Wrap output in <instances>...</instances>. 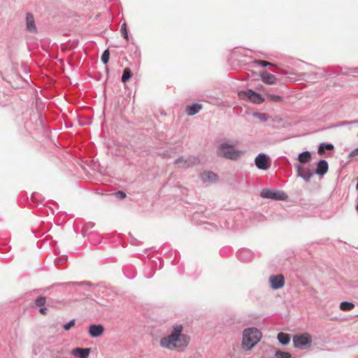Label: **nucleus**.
<instances>
[{
	"instance_id": "ddd939ff",
	"label": "nucleus",
	"mask_w": 358,
	"mask_h": 358,
	"mask_svg": "<svg viewBox=\"0 0 358 358\" xmlns=\"http://www.w3.org/2000/svg\"><path fill=\"white\" fill-rule=\"evenodd\" d=\"M260 76L262 81L268 85H274L277 80V78L275 76L268 73L267 72H261Z\"/></svg>"
},
{
	"instance_id": "a211bd4d",
	"label": "nucleus",
	"mask_w": 358,
	"mask_h": 358,
	"mask_svg": "<svg viewBox=\"0 0 358 358\" xmlns=\"http://www.w3.org/2000/svg\"><path fill=\"white\" fill-rule=\"evenodd\" d=\"M298 159L301 163H307L310 161L311 155L308 151L303 152L299 155Z\"/></svg>"
},
{
	"instance_id": "dca6fc26",
	"label": "nucleus",
	"mask_w": 358,
	"mask_h": 358,
	"mask_svg": "<svg viewBox=\"0 0 358 358\" xmlns=\"http://www.w3.org/2000/svg\"><path fill=\"white\" fill-rule=\"evenodd\" d=\"M201 109V105L196 103L192 106H188L186 108V113L189 115H194Z\"/></svg>"
},
{
	"instance_id": "aec40b11",
	"label": "nucleus",
	"mask_w": 358,
	"mask_h": 358,
	"mask_svg": "<svg viewBox=\"0 0 358 358\" xmlns=\"http://www.w3.org/2000/svg\"><path fill=\"white\" fill-rule=\"evenodd\" d=\"M334 149V145L332 144H324L322 143L320 144L319 148H318V154L320 155H322L324 154V150H332Z\"/></svg>"
},
{
	"instance_id": "393cba45",
	"label": "nucleus",
	"mask_w": 358,
	"mask_h": 358,
	"mask_svg": "<svg viewBox=\"0 0 358 358\" xmlns=\"http://www.w3.org/2000/svg\"><path fill=\"white\" fill-rule=\"evenodd\" d=\"M120 31L122 33V34L123 35L124 38L128 41L129 40V36H128V33H127V24H123L122 27H121V29H120Z\"/></svg>"
},
{
	"instance_id": "9b49d317",
	"label": "nucleus",
	"mask_w": 358,
	"mask_h": 358,
	"mask_svg": "<svg viewBox=\"0 0 358 358\" xmlns=\"http://www.w3.org/2000/svg\"><path fill=\"white\" fill-rule=\"evenodd\" d=\"M90 352V348H76L72 350L71 355L79 358H87Z\"/></svg>"
},
{
	"instance_id": "1a4fd4ad",
	"label": "nucleus",
	"mask_w": 358,
	"mask_h": 358,
	"mask_svg": "<svg viewBox=\"0 0 358 358\" xmlns=\"http://www.w3.org/2000/svg\"><path fill=\"white\" fill-rule=\"evenodd\" d=\"M199 162V160L196 157H189L188 159H184L183 158H180L175 162V164L178 165V167L180 168H187L189 167L192 165L196 164Z\"/></svg>"
},
{
	"instance_id": "7c9ffc66",
	"label": "nucleus",
	"mask_w": 358,
	"mask_h": 358,
	"mask_svg": "<svg viewBox=\"0 0 358 358\" xmlns=\"http://www.w3.org/2000/svg\"><path fill=\"white\" fill-rule=\"evenodd\" d=\"M115 196L118 199H123L126 197V194L122 191H118L115 194Z\"/></svg>"
},
{
	"instance_id": "c756f323",
	"label": "nucleus",
	"mask_w": 358,
	"mask_h": 358,
	"mask_svg": "<svg viewBox=\"0 0 358 358\" xmlns=\"http://www.w3.org/2000/svg\"><path fill=\"white\" fill-rule=\"evenodd\" d=\"M27 29L29 32H36V27L35 24H27Z\"/></svg>"
},
{
	"instance_id": "a878e982",
	"label": "nucleus",
	"mask_w": 358,
	"mask_h": 358,
	"mask_svg": "<svg viewBox=\"0 0 358 358\" xmlns=\"http://www.w3.org/2000/svg\"><path fill=\"white\" fill-rule=\"evenodd\" d=\"M358 157V148L354 149L348 155V159L352 160Z\"/></svg>"
},
{
	"instance_id": "39448f33",
	"label": "nucleus",
	"mask_w": 358,
	"mask_h": 358,
	"mask_svg": "<svg viewBox=\"0 0 358 358\" xmlns=\"http://www.w3.org/2000/svg\"><path fill=\"white\" fill-rule=\"evenodd\" d=\"M238 97L243 100L248 99L254 103H261L264 101V99L259 94L250 90L238 92Z\"/></svg>"
},
{
	"instance_id": "0eeeda50",
	"label": "nucleus",
	"mask_w": 358,
	"mask_h": 358,
	"mask_svg": "<svg viewBox=\"0 0 358 358\" xmlns=\"http://www.w3.org/2000/svg\"><path fill=\"white\" fill-rule=\"evenodd\" d=\"M271 287L273 289L282 288L285 285V278L282 275H271L269 278Z\"/></svg>"
},
{
	"instance_id": "f8f14e48",
	"label": "nucleus",
	"mask_w": 358,
	"mask_h": 358,
	"mask_svg": "<svg viewBox=\"0 0 358 358\" xmlns=\"http://www.w3.org/2000/svg\"><path fill=\"white\" fill-rule=\"evenodd\" d=\"M329 169L328 163L325 160H320L317 165L315 173L319 176H323Z\"/></svg>"
},
{
	"instance_id": "6ab92c4d",
	"label": "nucleus",
	"mask_w": 358,
	"mask_h": 358,
	"mask_svg": "<svg viewBox=\"0 0 358 358\" xmlns=\"http://www.w3.org/2000/svg\"><path fill=\"white\" fill-rule=\"evenodd\" d=\"M355 308L354 303L348 301L341 302L340 309L343 311H350Z\"/></svg>"
},
{
	"instance_id": "c85d7f7f",
	"label": "nucleus",
	"mask_w": 358,
	"mask_h": 358,
	"mask_svg": "<svg viewBox=\"0 0 358 358\" xmlns=\"http://www.w3.org/2000/svg\"><path fill=\"white\" fill-rule=\"evenodd\" d=\"M74 325H75V320H71L69 322H68L67 324H64V325L63 326V328H64L66 331H68V330H69L71 327H73Z\"/></svg>"
},
{
	"instance_id": "f257e3e1",
	"label": "nucleus",
	"mask_w": 358,
	"mask_h": 358,
	"mask_svg": "<svg viewBox=\"0 0 358 358\" xmlns=\"http://www.w3.org/2000/svg\"><path fill=\"white\" fill-rule=\"evenodd\" d=\"M182 331V324L173 325L171 333L160 340V345L170 350L184 351L190 342V337Z\"/></svg>"
},
{
	"instance_id": "20e7f679",
	"label": "nucleus",
	"mask_w": 358,
	"mask_h": 358,
	"mask_svg": "<svg viewBox=\"0 0 358 358\" xmlns=\"http://www.w3.org/2000/svg\"><path fill=\"white\" fill-rule=\"evenodd\" d=\"M294 345L297 348L306 349L310 346L312 343L311 336L307 334L296 335L293 338Z\"/></svg>"
},
{
	"instance_id": "2f4dec72",
	"label": "nucleus",
	"mask_w": 358,
	"mask_h": 358,
	"mask_svg": "<svg viewBox=\"0 0 358 358\" xmlns=\"http://www.w3.org/2000/svg\"><path fill=\"white\" fill-rule=\"evenodd\" d=\"M34 16L30 14V13H28L27 15V22H34Z\"/></svg>"
},
{
	"instance_id": "412c9836",
	"label": "nucleus",
	"mask_w": 358,
	"mask_h": 358,
	"mask_svg": "<svg viewBox=\"0 0 358 358\" xmlns=\"http://www.w3.org/2000/svg\"><path fill=\"white\" fill-rule=\"evenodd\" d=\"M131 77V72L129 68H125L122 76V81L123 83L127 82Z\"/></svg>"
},
{
	"instance_id": "6e6552de",
	"label": "nucleus",
	"mask_w": 358,
	"mask_h": 358,
	"mask_svg": "<svg viewBox=\"0 0 358 358\" xmlns=\"http://www.w3.org/2000/svg\"><path fill=\"white\" fill-rule=\"evenodd\" d=\"M257 167L262 170H266L269 168V161L268 157L265 154H259L255 160Z\"/></svg>"
},
{
	"instance_id": "423d86ee",
	"label": "nucleus",
	"mask_w": 358,
	"mask_h": 358,
	"mask_svg": "<svg viewBox=\"0 0 358 358\" xmlns=\"http://www.w3.org/2000/svg\"><path fill=\"white\" fill-rule=\"evenodd\" d=\"M261 196L275 200H285L287 199V195L285 192H273L268 189H264L262 191Z\"/></svg>"
},
{
	"instance_id": "f704fd0d",
	"label": "nucleus",
	"mask_w": 358,
	"mask_h": 358,
	"mask_svg": "<svg viewBox=\"0 0 358 358\" xmlns=\"http://www.w3.org/2000/svg\"><path fill=\"white\" fill-rule=\"evenodd\" d=\"M357 136H358V133H357Z\"/></svg>"
},
{
	"instance_id": "4be33fe9",
	"label": "nucleus",
	"mask_w": 358,
	"mask_h": 358,
	"mask_svg": "<svg viewBox=\"0 0 358 358\" xmlns=\"http://www.w3.org/2000/svg\"><path fill=\"white\" fill-rule=\"evenodd\" d=\"M275 357L277 358H290L291 355L289 352L278 350V351H276V352H275Z\"/></svg>"
},
{
	"instance_id": "f3484780",
	"label": "nucleus",
	"mask_w": 358,
	"mask_h": 358,
	"mask_svg": "<svg viewBox=\"0 0 358 358\" xmlns=\"http://www.w3.org/2000/svg\"><path fill=\"white\" fill-rule=\"evenodd\" d=\"M278 340L282 345H287L290 341V336L289 334L280 332L278 334Z\"/></svg>"
},
{
	"instance_id": "9d476101",
	"label": "nucleus",
	"mask_w": 358,
	"mask_h": 358,
	"mask_svg": "<svg viewBox=\"0 0 358 358\" xmlns=\"http://www.w3.org/2000/svg\"><path fill=\"white\" fill-rule=\"evenodd\" d=\"M104 328L101 324H92L90 326L89 334L91 337H99L103 334Z\"/></svg>"
},
{
	"instance_id": "4468645a",
	"label": "nucleus",
	"mask_w": 358,
	"mask_h": 358,
	"mask_svg": "<svg viewBox=\"0 0 358 358\" xmlns=\"http://www.w3.org/2000/svg\"><path fill=\"white\" fill-rule=\"evenodd\" d=\"M298 176L308 181L313 176V173L308 169H304L301 166H297Z\"/></svg>"
},
{
	"instance_id": "7ed1b4c3",
	"label": "nucleus",
	"mask_w": 358,
	"mask_h": 358,
	"mask_svg": "<svg viewBox=\"0 0 358 358\" xmlns=\"http://www.w3.org/2000/svg\"><path fill=\"white\" fill-rule=\"evenodd\" d=\"M237 145H238V141H234L231 143L221 144L218 148V155L231 160H237L243 154V151L234 149Z\"/></svg>"
},
{
	"instance_id": "f03ea898",
	"label": "nucleus",
	"mask_w": 358,
	"mask_h": 358,
	"mask_svg": "<svg viewBox=\"0 0 358 358\" xmlns=\"http://www.w3.org/2000/svg\"><path fill=\"white\" fill-rule=\"evenodd\" d=\"M262 334L257 328L246 329L243 333L242 346L246 350H250L262 339Z\"/></svg>"
},
{
	"instance_id": "5701e85b",
	"label": "nucleus",
	"mask_w": 358,
	"mask_h": 358,
	"mask_svg": "<svg viewBox=\"0 0 358 358\" xmlns=\"http://www.w3.org/2000/svg\"><path fill=\"white\" fill-rule=\"evenodd\" d=\"M109 58H110V52L108 50H106L102 54V56H101V61L103 62V64H107L109 61Z\"/></svg>"
},
{
	"instance_id": "473e14b6",
	"label": "nucleus",
	"mask_w": 358,
	"mask_h": 358,
	"mask_svg": "<svg viewBox=\"0 0 358 358\" xmlns=\"http://www.w3.org/2000/svg\"><path fill=\"white\" fill-rule=\"evenodd\" d=\"M40 313L43 315H45L47 313V309L45 308H42L40 309Z\"/></svg>"
},
{
	"instance_id": "2eb2a0df",
	"label": "nucleus",
	"mask_w": 358,
	"mask_h": 358,
	"mask_svg": "<svg viewBox=\"0 0 358 358\" xmlns=\"http://www.w3.org/2000/svg\"><path fill=\"white\" fill-rule=\"evenodd\" d=\"M201 180L204 182H215L217 180V176L213 172H205L201 176Z\"/></svg>"
},
{
	"instance_id": "72a5a7b5",
	"label": "nucleus",
	"mask_w": 358,
	"mask_h": 358,
	"mask_svg": "<svg viewBox=\"0 0 358 358\" xmlns=\"http://www.w3.org/2000/svg\"><path fill=\"white\" fill-rule=\"evenodd\" d=\"M356 210L358 211V204L356 206Z\"/></svg>"
},
{
	"instance_id": "bb28decb",
	"label": "nucleus",
	"mask_w": 358,
	"mask_h": 358,
	"mask_svg": "<svg viewBox=\"0 0 358 358\" xmlns=\"http://www.w3.org/2000/svg\"><path fill=\"white\" fill-rule=\"evenodd\" d=\"M255 63L258 64L262 66H274L272 63L264 60H255Z\"/></svg>"
},
{
	"instance_id": "cd10ccee",
	"label": "nucleus",
	"mask_w": 358,
	"mask_h": 358,
	"mask_svg": "<svg viewBox=\"0 0 358 358\" xmlns=\"http://www.w3.org/2000/svg\"><path fill=\"white\" fill-rule=\"evenodd\" d=\"M36 305L38 306H42L45 303V297H38L35 301Z\"/></svg>"
},
{
	"instance_id": "b1692460",
	"label": "nucleus",
	"mask_w": 358,
	"mask_h": 358,
	"mask_svg": "<svg viewBox=\"0 0 358 358\" xmlns=\"http://www.w3.org/2000/svg\"><path fill=\"white\" fill-rule=\"evenodd\" d=\"M268 99L274 102H279L282 101V97L278 95L269 94L268 95Z\"/></svg>"
}]
</instances>
